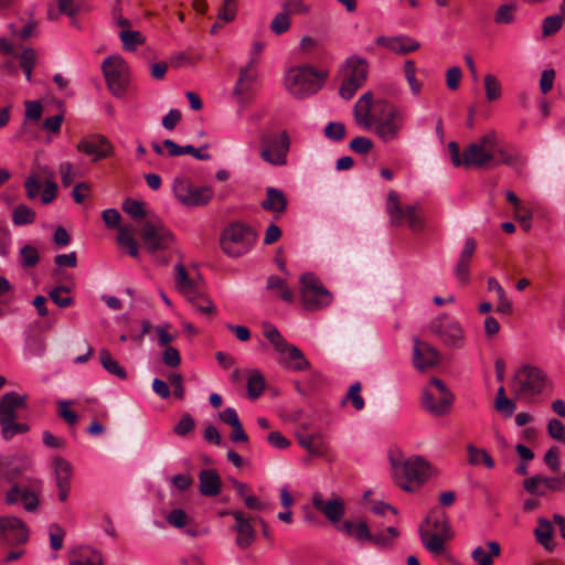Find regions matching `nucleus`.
I'll list each match as a JSON object with an SVG mask.
<instances>
[{
    "mask_svg": "<svg viewBox=\"0 0 565 565\" xmlns=\"http://www.w3.org/2000/svg\"><path fill=\"white\" fill-rule=\"evenodd\" d=\"M376 108L381 115L375 118L372 131L385 143L397 140L406 121L405 113L385 100L377 102Z\"/></svg>",
    "mask_w": 565,
    "mask_h": 565,
    "instance_id": "obj_3",
    "label": "nucleus"
},
{
    "mask_svg": "<svg viewBox=\"0 0 565 565\" xmlns=\"http://www.w3.org/2000/svg\"><path fill=\"white\" fill-rule=\"evenodd\" d=\"M419 536L427 551L435 555H440L445 550V541L449 537V534L430 533L429 529L420 525Z\"/></svg>",
    "mask_w": 565,
    "mask_h": 565,
    "instance_id": "obj_30",
    "label": "nucleus"
},
{
    "mask_svg": "<svg viewBox=\"0 0 565 565\" xmlns=\"http://www.w3.org/2000/svg\"><path fill=\"white\" fill-rule=\"evenodd\" d=\"M70 288L66 286H57L53 288L50 292V299L60 308H67L74 303V299L70 296H63V294H68Z\"/></svg>",
    "mask_w": 565,
    "mask_h": 565,
    "instance_id": "obj_48",
    "label": "nucleus"
},
{
    "mask_svg": "<svg viewBox=\"0 0 565 565\" xmlns=\"http://www.w3.org/2000/svg\"><path fill=\"white\" fill-rule=\"evenodd\" d=\"M230 514L235 520L234 531L236 535V544L239 548L245 550L249 547L255 541V530L249 520L242 511H232Z\"/></svg>",
    "mask_w": 565,
    "mask_h": 565,
    "instance_id": "obj_26",
    "label": "nucleus"
},
{
    "mask_svg": "<svg viewBox=\"0 0 565 565\" xmlns=\"http://www.w3.org/2000/svg\"><path fill=\"white\" fill-rule=\"evenodd\" d=\"M175 284L179 291L186 298L198 291L195 282L189 278L188 271L182 264L175 266Z\"/></svg>",
    "mask_w": 565,
    "mask_h": 565,
    "instance_id": "obj_38",
    "label": "nucleus"
},
{
    "mask_svg": "<svg viewBox=\"0 0 565 565\" xmlns=\"http://www.w3.org/2000/svg\"><path fill=\"white\" fill-rule=\"evenodd\" d=\"M548 435L561 443H565V425L556 418H552L547 424Z\"/></svg>",
    "mask_w": 565,
    "mask_h": 565,
    "instance_id": "obj_64",
    "label": "nucleus"
},
{
    "mask_svg": "<svg viewBox=\"0 0 565 565\" xmlns=\"http://www.w3.org/2000/svg\"><path fill=\"white\" fill-rule=\"evenodd\" d=\"M428 328L447 348L462 349L466 345V332L461 323L448 313L431 319Z\"/></svg>",
    "mask_w": 565,
    "mask_h": 565,
    "instance_id": "obj_7",
    "label": "nucleus"
},
{
    "mask_svg": "<svg viewBox=\"0 0 565 565\" xmlns=\"http://www.w3.org/2000/svg\"><path fill=\"white\" fill-rule=\"evenodd\" d=\"M36 62V52L33 49H24L20 55V66L25 74L28 82L32 81V70Z\"/></svg>",
    "mask_w": 565,
    "mask_h": 565,
    "instance_id": "obj_49",
    "label": "nucleus"
},
{
    "mask_svg": "<svg viewBox=\"0 0 565 565\" xmlns=\"http://www.w3.org/2000/svg\"><path fill=\"white\" fill-rule=\"evenodd\" d=\"M361 383L360 382H355L353 383L350 388H349V392L347 393V396H345V401H351L352 402V405L353 407L356 409V411H361L364 408L365 406V403H364V399L363 397L361 396L360 392H361Z\"/></svg>",
    "mask_w": 565,
    "mask_h": 565,
    "instance_id": "obj_58",
    "label": "nucleus"
},
{
    "mask_svg": "<svg viewBox=\"0 0 565 565\" xmlns=\"http://www.w3.org/2000/svg\"><path fill=\"white\" fill-rule=\"evenodd\" d=\"M413 364L416 370L424 372L440 362V353L435 347L420 341L417 337L413 339Z\"/></svg>",
    "mask_w": 565,
    "mask_h": 565,
    "instance_id": "obj_21",
    "label": "nucleus"
},
{
    "mask_svg": "<svg viewBox=\"0 0 565 565\" xmlns=\"http://www.w3.org/2000/svg\"><path fill=\"white\" fill-rule=\"evenodd\" d=\"M298 443L312 456H322L327 451V443L320 434L298 435Z\"/></svg>",
    "mask_w": 565,
    "mask_h": 565,
    "instance_id": "obj_34",
    "label": "nucleus"
},
{
    "mask_svg": "<svg viewBox=\"0 0 565 565\" xmlns=\"http://www.w3.org/2000/svg\"><path fill=\"white\" fill-rule=\"evenodd\" d=\"M300 301L309 311H318L329 307L333 301V295L313 273H305L300 276Z\"/></svg>",
    "mask_w": 565,
    "mask_h": 565,
    "instance_id": "obj_5",
    "label": "nucleus"
},
{
    "mask_svg": "<svg viewBox=\"0 0 565 565\" xmlns=\"http://www.w3.org/2000/svg\"><path fill=\"white\" fill-rule=\"evenodd\" d=\"M373 94L364 93L355 103L353 108V117L355 122L363 129L370 130L374 124L376 114H372Z\"/></svg>",
    "mask_w": 565,
    "mask_h": 565,
    "instance_id": "obj_25",
    "label": "nucleus"
},
{
    "mask_svg": "<svg viewBox=\"0 0 565 565\" xmlns=\"http://www.w3.org/2000/svg\"><path fill=\"white\" fill-rule=\"evenodd\" d=\"M494 406L495 409L499 413H502L505 417L512 416L516 409L515 402L507 397L505 390L502 385L498 388Z\"/></svg>",
    "mask_w": 565,
    "mask_h": 565,
    "instance_id": "obj_45",
    "label": "nucleus"
},
{
    "mask_svg": "<svg viewBox=\"0 0 565 565\" xmlns=\"http://www.w3.org/2000/svg\"><path fill=\"white\" fill-rule=\"evenodd\" d=\"M167 522L177 529H182L188 524L189 515L182 509H173L167 515Z\"/></svg>",
    "mask_w": 565,
    "mask_h": 565,
    "instance_id": "obj_63",
    "label": "nucleus"
},
{
    "mask_svg": "<svg viewBox=\"0 0 565 565\" xmlns=\"http://www.w3.org/2000/svg\"><path fill=\"white\" fill-rule=\"evenodd\" d=\"M103 73L110 93L122 97L129 85V67L120 55H111L102 64Z\"/></svg>",
    "mask_w": 565,
    "mask_h": 565,
    "instance_id": "obj_11",
    "label": "nucleus"
},
{
    "mask_svg": "<svg viewBox=\"0 0 565 565\" xmlns=\"http://www.w3.org/2000/svg\"><path fill=\"white\" fill-rule=\"evenodd\" d=\"M386 212L391 224L394 226L401 225L403 220L406 218L408 226L414 232H420L424 228V217L419 207L417 205H407L403 209L398 194L394 190H391L387 194Z\"/></svg>",
    "mask_w": 565,
    "mask_h": 565,
    "instance_id": "obj_13",
    "label": "nucleus"
},
{
    "mask_svg": "<svg viewBox=\"0 0 565 565\" xmlns=\"http://www.w3.org/2000/svg\"><path fill=\"white\" fill-rule=\"evenodd\" d=\"M519 6L516 2L501 3L493 15V21L498 25L512 24L516 21Z\"/></svg>",
    "mask_w": 565,
    "mask_h": 565,
    "instance_id": "obj_36",
    "label": "nucleus"
},
{
    "mask_svg": "<svg viewBox=\"0 0 565 565\" xmlns=\"http://www.w3.org/2000/svg\"><path fill=\"white\" fill-rule=\"evenodd\" d=\"M312 505L333 524H338L345 513L344 502L341 498L335 497L324 501L322 493L320 492H315L312 494Z\"/></svg>",
    "mask_w": 565,
    "mask_h": 565,
    "instance_id": "obj_22",
    "label": "nucleus"
},
{
    "mask_svg": "<svg viewBox=\"0 0 565 565\" xmlns=\"http://www.w3.org/2000/svg\"><path fill=\"white\" fill-rule=\"evenodd\" d=\"M324 137L331 141L339 142L345 137V126L340 121H330L323 130Z\"/></svg>",
    "mask_w": 565,
    "mask_h": 565,
    "instance_id": "obj_54",
    "label": "nucleus"
},
{
    "mask_svg": "<svg viewBox=\"0 0 565 565\" xmlns=\"http://www.w3.org/2000/svg\"><path fill=\"white\" fill-rule=\"evenodd\" d=\"M266 289L275 292L285 302L294 301V292L288 287L286 280L278 276L271 275L267 278Z\"/></svg>",
    "mask_w": 565,
    "mask_h": 565,
    "instance_id": "obj_37",
    "label": "nucleus"
},
{
    "mask_svg": "<svg viewBox=\"0 0 565 565\" xmlns=\"http://www.w3.org/2000/svg\"><path fill=\"white\" fill-rule=\"evenodd\" d=\"M29 529L23 520L17 516H0V543L14 546L26 543Z\"/></svg>",
    "mask_w": 565,
    "mask_h": 565,
    "instance_id": "obj_18",
    "label": "nucleus"
},
{
    "mask_svg": "<svg viewBox=\"0 0 565 565\" xmlns=\"http://www.w3.org/2000/svg\"><path fill=\"white\" fill-rule=\"evenodd\" d=\"M290 28L289 14L285 11L275 15L270 23V30L276 34L280 35L287 32Z\"/></svg>",
    "mask_w": 565,
    "mask_h": 565,
    "instance_id": "obj_59",
    "label": "nucleus"
},
{
    "mask_svg": "<svg viewBox=\"0 0 565 565\" xmlns=\"http://www.w3.org/2000/svg\"><path fill=\"white\" fill-rule=\"evenodd\" d=\"M375 43L398 55L409 54L420 47V43L417 40L404 34L396 36H379Z\"/></svg>",
    "mask_w": 565,
    "mask_h": 565,
    "instance_id": "obj_24",
    "label": "nucleus"
},
{
    "mask_svg": "<svg viewBox=\"0 0 565 565\" xmlns=\"http://www.w3.org/2000/svg\"><path fill=\"white\" fill-rule=\"evenodd\" d=\"M132 228L122 226L118 230L117 243L128 250V254L137 258L139 256V249L136 239L132 236Z\"/></svg>",
    "mask_w": 565,
    "mask_h": 565,
    "instance_id": "obj_42",
    "label": "nucleus"
},
{
    "mask_svg": "<svg viewBox=\"0 0 565 565\" xmlns=\"http://www.w3.org/2000/svg\"><path fill=\"white\" fill-rule=\"evenodd\" d=\"M546 381V375L541 369L523 365L514 374L511 388L519 397L534 396L543 392Z\"/></svg>",
    "mask_w": 565,
    "mask_h": 565,
    "instance_id": "obj_8",
    "label": "nucleus"
},
{
    "mask_svg": "<svg viewBox=\"0 0 565 565\" xmlns=\"http://www.w3.org/2000/svg\"><path fill=\"white\" fill-rule=\"evenodd\" d=\"M28 408V395L14 391L3 394L0 398V434L4 441L12 440L17 435L30 431L28 423L17 422L18 411Z\"/></svg>",
    "mask_w": 565,
    "mask_h": 565,
    "instance_id": "obj_1",
    "label": "nucleus"
},
{
    "mask_svg": "<svg viewBox=\"0 0 565 565\" xmlns=\"http://www.w3.org/2000/svg\"><path fill=\"white\" fill-rule=\"evenodd\" d=\"M172 190L177 201L186 207L206 205L214 195L211 186H196L183 177L174 179Z\"/></svg>",
    "mask_w": 565,
    "mask_h": 565,
    "instance_id": "obj_12",
    "label": "nucleus"
},
{
    "mask_svg": "<svg viewBox=\"0 0 565 565\" xmlns=\"http://www.w3.org/2000/svg\"><path fill=\"white\" fill-rule=\"evenodd\" d=\"M524 489L534 495H545L544 483L542 481V475H536L527 478L523 481Z\"/></svg>",
    "mask_w": 565,
    "mask_h": 565,
    "instance_id": "obj_60",
    "label": "nucleus"
},
{
    "mask_svg": "<svg viewBox=\"0 0 565 565\" xmlns=\"http://www.w3.org/2000/svg\"><path fill=\"white\" fill-rule=\"evenodd\" d=\"M12 221L18 226L32 224L35 221V212L25 204H20L13 210Z\"/></svg>",
    "mask_w": 565,
    "mask_h": 565,
    "instance_id": "obj_47",
    "label": "nucleus"
},
{
    "mask_svg": "<svg viewBox=\"0 0 565 565\" xmlns=\"http://www.w3.org/2000/svg\"><path fill=\"white\" fill-rule=\"evenodd\" d=\"M50 546L53 551H60L63 547V540L65 536L64 529L57 523H52L49 526Z\"/></svg>",
    "mask_w": 565,
    "mask_h": 565,
    "instance_id": "obj_56",
    "label": "nucleus"
},
{
    "mask_svg": "<svg viewBox=\"0 0 565 565\" xmlns=\"http://www.w3.org/2000/svg\"><path fill=\"white\" fill-rule=\"evenodd\" d=\"M56 487H71L72 466L62 457L54 459Z\"/></svg>",
    "mask_w": 565,
    "mask_h": 565,
    "instance_id": "obj_40",
    "label": "nucleus"
},
{
    "mask_svg": "<svg viewBox=\"0 0 565 565\" xmlns=\"http://www.w3.org/2000/svg\"><path fill=\"white\" fill-rule=\"evenodd\" d=\"M42 490L43 482L40 479H31L25 486L14 482L7 491L4 502L8 505L21 503L25 511L35 512L40 505Z\"/></svg>",
    "mask_w": 565,
    "mask_h": 565,
    "instance_id": "obj_14",
    "label": "nucleus"
},
{
    "mask_svg": "<svg viewBox=\"0 0 565 565\" xmlns=\"http://www.w3.org/2000/svg\"><path fill=\"white\" fill-rule=\"evenodd\" d=\"M398 535H399V532L396 527L388 526L384 531H380L375 534L371 533V539L369 542H371L377 546H386Z\"/></svg>",
    "mask_w": 565,
    "mask_h": 565,
    "instance_id": "obj_50",
    "label": "nucleus"
},
{
    "mask_svg": "<svg viewBox=\"0 0 565 565\" xmlns=\"http://www.w3.org/2000/svg\"><path fill=\"white\" fill-rule=\"evenodd\" d=\"M200 492L206 497H215L221 491L222 481L215 469H203L199 475Z\"/></svg>",
    "mask_w": 565,
    "mask_h": 565,
    "instance_id": "obj_29",
    "label": "nucleus"
},
{
    "mask_svg": "<svg viewBox=\"0 0 565 565\" xmlns=\"http://www.w3.org/2000/svg\"><path fill=\"white\" fill-rule=\"evenodd\" d=\"M486 546L488 551L483 546H477L471 553V557L477 565H492L493 558L501 554V546L498 542L489 541Z\"/></svg>",
    "mask_w": 565,
    "mask_h": 565,
    "instance_id": "obj_33",
    "label": "nucleus"
},
{
    "mask_svg": "<svg viewBox=\"0 0 565 565\" xmlns=\"http://www.w3.org/2000/svg\"><path fill=\"white\" fill-rule=\"evenodd\" d=\"M263 334L274 345L276 352L287 343L279 330L270 323L264 324Z\"/></svg>",
    "mask_w": 565,
    "mask_h": 565,
    "instance_id": "obj_55",
    "label": "nucleus"
},
{
    "mask_svg": "<svg viewBox=\"0 0 565 565\" xmlns=\"http://www.w3.org/2000/svg\"><path fill=\"white\" fill-rule=\"evenodd\" d=\"M265 377L258 370H250L247 380V393L252 399H255L262 395L265 390Z\"/></svg>",
    "mask_w": 565,
    "mask_h": 565,
    "instance_id": "obj_43",
    "label": "nucleus"
},
{
    "mask_svg": "<svg viewBox=\"0 0 565 565\" xmlns=\"http://www.w3.org/2000/svg\"><path fill=\"white\" fill-rule=\"evenodd\" d=\"M423 525L429 530L431 527L434 533L449 534L450 531L446 512L439 507H435L428 512Z\"/></svg>",
    "mask_w": 565,
    "mask_h": 565,
    "instance_id": "obj_32",
    "label": "nucleus"
},
{
    "mask_svg": "<svg viewBox=\"0 0 565 565\" xmlns=\"http://www.w3.org/2000/svg\"><path fill=\"white\" fill-rule=\"evenodd\" d=\"M40 260L39 250L32 245H25L20 249V263L22 267H34Z\"/></svg>",
    "mask_w": 565,
    "mask_h": 565,
    "instance_id": "obj_52",
    "label": "nucleus"
},
{
    "mask_svg": "<svg viewBox=\"0 0 565 565\" xmlns=\"http://www.w3.org/2000/svg\"><path fill=\"white\" fill-rule=\"evenodd\" d=\"M141 238L145 248L153 254L169 248L173 242V234L160 221H147L142 226Z\"/></svg>",
    "mask_w": 565,
    "mask_h": 565,
    "instance_id": "obj_16",
    "label": "nucleus"
},
{
    "mask_svg": "<svg viewBox=\"0 0 565 565\" xmlns=\"http://www.w3.org/2000/svg\"><path fill=\"white\" fill-rule=\"evenodd\" d=\"M484 89L489 102L495 100L501 96V85L497 77L491 74L484 76Z\"/></svg>",
    "mask_w": 565,
    "mask_h": 565,
    "instance_id": "obj_57",
    "label": "nucleus"
},
{
    "mask_svg": "<svg viewBox=\"0 0 565 565\" xmlns=\"http://www.w3.org/2000/svg\"><path fill=\"white\" fill-rule=\"evenodd\" d=\"M392 463L396 483L404 491L413 492L415 490L414 484L419 487L429 477L430 466L422 457H411L404 461L393 460Z\"/></svg>",
    "mask_w": 565,
    "mask_h": 565,
    "instance_id": "obj_4",
    "label": "nucleus"
},
{
    "mask_svg": "<svg viewBox=\"0 0 565 565\" xmlns=\"http://www.w3.org/2000/svg\"><path fill=\"white\" fill-rule=\"evenodd\" d=\"M477 248V242L475 238L469 237L465 241L463 248L459 255L457 264L455 266V276L460 284L466 285L469 281V267L472 256Z\"/></svg>",
    "mask_w": 565,
    "mask_h": 565,
    "instance_id": "obj_27",
    "label": "nucleus"
},
{
    "mask_svg": "<svg viewBox=\"0 0 565 565\" xmlns=\"http://www.w3.org/2000/svg\"><path fill=\"white\" fill-rule=\"evenodd\" d=\"M287 198L281 190L276 188H267L266 199L260 203V206L265 211H269L275 214H282L287 209Z\"/></svg>",
    "mask_w": 565,
    "mask_h": 565,
    "instance_id": "obj_31",
    "label": "nucleus"
},
{
    "mask_svg": "<svg viewBox=\"0 0 565 565\" xmlns=\"http://www.w3.org/2000/svg\"><path fill=\"white\" fill-rule=\"evenodd\" d=\"M326 77L327 73L311 65L294 66L286 73L285 86L294 97L302 99L316 94L323 86Z\"/></svg>",
    "mask_w": 565,
    "mask_h": 565,
    "instance_id": "obj_2",
    "label": "nucleus"
},
{
    "mask_svg": "<svg viewBox=\"0 0 565 565\" xmlns=\"http://www.w3.org/2000/svg\"><path fill=\"white\" fill-rule=\"evenodd\" d=\"M70 565H104V559L98 551L83 548L71 554Z\"/></svg>",
    "mask_w": 565,
    "mask_h": 565,
    "instance_id": "obj_35",
    "label": "nucleus"
},
{
    "mask_svg": "<svg viewBox=\"0 0 565 565\" xmlns=\"http://www.w3.org/2000/svg\"><path fill=\"white\" fill-rule=\"evenodd\" d=\"M429 384L438 390V392L440 393V397L438 398L437 403H431L430 390L428 387L424 388L422 395L423 407L425 408V411L435 416H444L448 414L451 409L455 399L454 394L448 390L446 384L437 377H433Z\"/></svg>",
    "mask_w": 565,
    "mask_h": 565,
    "instance_id": "obj_17",
    "label": "nucleus"
},
{
    "mask_svg": "<svg viewBox=\"0 0 565 565\" xmlns=\"http://www.w3.org/2000/svg\"><path fill=\"white\" fill-rule=\"evenodd\" d=\"M119 39L122 42V47L126 51H135L138 45L145 43L146 38L139 31H131L128 28H122L119 32Z\"/></svg>",
    "mask_w": 565,
    "mask_h": 565,
    "instance_id": "obj_44",
    "label": "nucleus"
},
{
    "mask_svg": "<svg viewBox=\"0 0 565 565\" xmlns=\"http://www.w3.org/2000/svg\"><path fill=\"white\" fill-rule=\"evenodd\" d=\"M256 241V233L243 223H233L224 228L221 236V248L230 257L246 254Z\"/></svg>",
    "mask_w": 565,
    "mask_h": 565,
    "instance_id": "obj_6",
    "label": "nucleus"
},
{
    "mask_svg": "<svg viewBox=\"0 0 565 565\" xmlns=\"http://www.w3.org/2000/svg\"><path fill=\"white\" fill-rule=\"evenodd\" d=\"M404 74L412 93L414 95H418L422 90V83L416 78V66L414 61L407 60L404 63Z\"/></svg>",
    "mask_w": 565,
    "mask_h": 565,
    "instance_id": "obj_51",
    "label": "nucleus"
},
{
    "mask_svg": "<svg viewBox=\"0 0 565 565\" xmlns=\"http://www.w3.org/2000/svg\"><path fill=\"white\" fill-rule=\"evenodd\" d=\"M536 541L543 545L544 547L548 548L552 546V540H553V526L552 523L546 519H540L539 525L534 531Z\"/></svg>",
    "mask_w": 565,
    "mask_h": 565,
    "instance_id": "obj_46",
    "label": "nucleus"
},
{
    "mask_svg": "<svg viewBox=\"0 0 565 565\" xmlns=\"http://www.w3.org/2000/svg\"><path fill=\"white\" fill-rule=\"evenodd\" d=\"M99 361L103 367L111 375L117 376L120 380L127 379L126 370L115 360L113 359L109 350L102 349L99 351Z\"/></svg>",
    "mask_w": 565,
    "mask_h": 565,
    "instance_id": "obj_39",
    "label": "nucleus"
},
{
    "mask_svg": "<svg viewBox=\"0 0 565 565\" xmlns=\"http://www.w3.org/2000/svg\"><path fill=\"white\" fill-rule=\"evenodd\" d=\"M264 49V44L260 42H254L253 47L250 51V60L246 67L241 68L239 76L237 78V82L234 87V94L241 98V100L244 99L245 94L249 89V83L247 81L248 77V71L250 67L254 66V64L257 63V56L260 54V52Z\"/></svg>",
    "mask_w": 565,
    "mask_h": 565,
    "instance_id": "obj_28",
    "label": "nucleus"
},
{
    "mask_svg": "<svg viewBox=\"0 0 565 565\" xmlns=\"http://www.w3.org/2000/svg\"><path fill=\"white\" fill-rule=\"evenodd\" d=\"M262 143L265 146L260 151L264 161L273 166H285L287 154L290 149V137L287 130H282L278 137L265 135L262 137Z\"/></svg>",
    "mask_w": 565,
    "mask_h": 565,
    "instance_id": "obj_15",
    "label": "nucleus"
},
{
    "mask_svg": "<svg viewBox=\"0 0 565 565\" xmlns=\"http://www.w3.org/2000/svg\"><path fill=\"white\" fill-rule=\"evenodd\" d=\"M277 353L279 354L278 362L286 369L301 372L311 367L310 362L306 359L302 351L289 342H287Z\"/></svg>",
    "mask_w": 565,
    "mask_h": 565,
    "instance_id": "obj_23",
    "label": "nucleus"
},
{
    "mask_svg": "<svg viewBox=\"0 0 565 565\" xmlns=\"http://www.w3.org/2000/svg\"><path fill=\"white\" fill-rule=\"evenodd\" d=\"M497 148V134L489 131L478 141L468 145L462 152V161L466 168H483L494 158Z\"/></svg>",
    "mask_w": 565,
    "mask_h": 565,
    "instance_id": "obj_9",
    "label": "nucleus"
},
{
    "mask_svg": "<svg viewBox=\"0 0 565 565\" xmlns=\"http://www.w3.org/2000/svg\"><path fill=\"white\" fill-rule=\"evenodd\" d=\"M367 74L369 65L365 58L358 55L348 57L344 63V77L339 90L340 96L345 100L351 99L366 82Z\"/></svg>",
    "mask_w": 565,
    "mask_h": 565,
    "instance_id": "obj_10",
    "label": "nucleus"
},
{
    "mask_svg": "<svg viewBox=\"0 0 565 565\" xmlns=\"http://www.w3.org/2000/svg\"><path fill=\"white\" fill-rule=\"evenodd\" d=\"M563 24V17L559 14L546 17L543 20L542 30L543 35L548 36L556 33Z\"/></svg>",
    "mask_w": 565,
    "mask_h": 565,
    "instance_id": "obj_61",
    "label": "nucleus"
},
{
    "mask_svg": "<svg viewBox=\"0 0 565 565\" xmlns=\"http://www.w3.org/2000/svg\"><path fill=\"white\" fill-rule=\"evenodd\" d=\"M122 210L135 220H141L147 214L145 203L134 199H126L122 203Z\"/></svg>",
    "mask_w": 565,
    "mask_h": 565,
    "instance_id": "obj_53",
    "label": "nucleus"
},
{
    "mask_svg": "<svg viewBox=\"0 0 565 565\" xmlns=\"http://www.w3.org/2000/svg\"><path fill=\"white\" fill-rule=\"evenodd\" d=\"M76 149L92 158V161L97 162L104 158L111 156L113 145L103 135H92L81 139Z\"/></svg>",
    "mask_w": 565,
    "mask_h": 565,
    "instance_id": "obj_20",
    "label": "nucleus"
},
{
    "mask_svg": "<svg viewBox=\"0 0 565 565\" xmlns=\"http://www.w3.org/2000/svg\"><path fill=\"white\" fill-rule=\"evenodd\" d=\"M32 467L30 457L22 452L0 455V477L8 481H15Z\"/></svg>",
    "mask_w": 565,
    "mask_h": 565,
    "instance_id": "obj_19",
    "label": "nucleus"
},
{
    "mask_svg": "<svg viewBox=\"0 0 565 565\" xmlns=\"http://www.w3.org/2000/svg\"><path fill=\"white\" fill-rule=\"evenodd\" d=\"M194 427L195 423L193 417L190 414H184L174 426L173 431L175 435L183 437L191 433Z\"/></svg>",
    "mask_w": 565,
    "mask_h": 565,
    "instance_id": "obj_62",
    "label": "nucleus"
},
{
    "mask_svg": "<svg viewBox=\"0 0 565 565\" xmlns=\"http://www.w3.org/2000/svg\"><path fill=\"white\" fill-rule=\"evenodd\" d=\"M468 462L471 466L483 463L488 469L494 468V460L486 449L477 448L473 445L467 446Z\"/></svg>",
    "mask_w": 565,
    "mask_h": 565,
    "instance_id": "obj_41",
    "label": "nucleus"
}]
</instances>
